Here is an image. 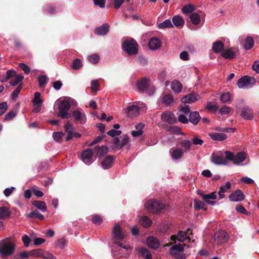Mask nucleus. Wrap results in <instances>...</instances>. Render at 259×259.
<instances>
[{"label":"nucleus","mask_w":259,"mask_h":259,"mask_svg":"<svg viewBox=\"0 0 259 259\" xmlns=\"http://www.w3.org/2000/svg\"><path fill=\"white\" fill-rule=\"evenodd\" d=\"M115 244L119 246V248L118 249V251L119 253L122 256L126 257L131 253L132 248L129 244H124L119 242H116Z\"/></svg>","instance_id":"9b49d317"},{"label":"nucleus","mask_w":259,"mask_h":259,"mask_svg":"<svg viewBox=\"0 0 259 259\" xmlns=\"http://www.w3.org/2000/svg\"><path fill=\"white\" fill-rule=\"evenodd\" d=\"M71 117L75 124H84L87 121L86 114L81 108H77L73 111Z\"/></svg>","instance_id":"423d86ee"},{"label":"nucleus","mask_w":259,"mask_h":259,"mask_svg":"<svg viewBox=\"0 0 259 259\" xmlns=\"http://www.w3.org/2000/svg\"><path fill=\"white\" fill-rule=\"evenodd\" d=\"M139 252L141 255L147 259H150L152 258V255L150 253L149 251L146 248H141L139 250Z\"/></svg>","instance_id":"3c124183"},{"label":"nucleus","mask_w":259,"mask_h":259,"mask_svg":"<svg viewBox=\"0 0 259 259\" xmlns=\"http://www.w3.org/2000/svg\"><path fill=\"white\" fill-rule=\"evenodd\" d=\"M88 60L94 64H96L98 62L99 60V57L97 54H93L88 57Z\"/></svg>","instance_id":"13d9d810"},{"label":"nucleus","mask_w":259,"mask_h":259,"mask_svg":"<svg viewBox=\"0 0 259 259\" xmlns=\"http://www.w3.org/2000/svg\"><path fill=\"white\" fill-rule=\"evenodd\" d=\"M171 89L175 94H178L182 91V84L177 80H173L171 83Z\"/></svg>","instance_id":"a878e982"},{"label":"nucleus","mask_w":259,"mask_h":259,"mask_svg":"<svg viewBox=\"0 0 259 259\" xmlns=\"http://www.w3.org/2000/svg\"><path fill=\"white\" fill-rule=\"evenodd\" d=\"M64 128L67 133H73L74 131L73 126L69 122L65 125Z\"/></svg>","instance_id":"052dcab7"},{"label":"nucleus","mask_w":259,"mask_h":259,"mask_svg":"<svg viewBox=\"0 0 259 259\" xmlns=\"http://www.w3.org/2000/svg\"><path fill=\"white\" fill-rule=\"evenodd\" d=\"M214 239L217 244H221L227 241L228 236L224 231H218L214 234Z\"/></svg>","instance_id":"ddd939ff"},{"label":"nucleus","mask_w":259,"mask_h":259,"mask_svg":"<svg viewBox=\"0 0 259 259\" xmlns=\"http://www.w3.org/2000/svg\"><path fill=\"white\" fill-rule=\"evenodd\" d=\"M226 159L223 154L221 153H212L210 157L211 161L216 165H227Z\"/></svg>","instance_id":"f8f14e48"},{"label":"nucleus","mask_w":259,"mask_h":259,"mask_svg":"<svg viewBox=\"0 0 259 259\" xmlns=\"http://www.w3.org/2000/svg\"><path fill=\"white\" fill-rule=\"evenodd\" d=\"M140 224L144 227H148L152 224V221L147 216H143L139 220Z\"/></svg>","instance_id":"79ce46f5"},{"label":"nucleus","mask_w":259,"mask_h":259,"mask_svg":"<svg viewBox=\"0 0 259 259\" xmlns=\"http://www.w3.org/2000/svg\"><path fill=\"white\" fill-rule=\"evenodd\" d=\"M222 56L226 59H232L235 56V53L232 49H225L222 52Z\"/></svg>","instance_id":"72a5a7b5"},{"label":"nucleus","mask_w":259,"mask_h":259,"mask_svg":"<svg viewBox=\"0 0 259 259\" xmlns=\"http://www.w3.org/2000/svg\"><path fill=\"white\" fill-rule=\"evenodd\" d=\"M224 44L221 41L218 40L213 43L212 50L215 53H222L224 50Z\"/></svg>","instance_id":"2f4dec72"},{"label":"nucleus","mask_w":259,"mask_h":259,"mask_svg":"<svg viewBox=\"0 0 259 259\" xmlns=\"http://www.w3.org/2000/svg\"><path fill=\"white\" fill-rule=\"evenodd\" d=\"M48 78L46 75H39L38 77L39 86L40 88H44L48 83Z\"/></svg>","instance_id":"de8ad7c7"},{"label":"nucleus","mask_w":259,"mask_h":259,"mask_svg":"<svg viewBox=\"0 0 259 259\" xmlns=\"http://www.w3.org/2000/svg\"><path fill=\"white\" fill-rule=\"evenodd\" d=\"M144 127V124L142 123H139L135 126V130L133 131L131 133L132 135L134 137H138L143 134V129Z\"/></svg>","instance_id":"c756f323"},{"label":"nucleus","mask_w":259,"mask_h":259,"mask_svg":"<svg viewBox=\"0 0 259 259\" xmlns=\"http://www.w3.org/2000/svg\"><path fill=\"white\" fill-rule=\"evenodd\" d=\"M190 18L192 23L195 25H198L200 21V16L196 13H192L190 15Z\"/></svg>","instance_id":"a18cd8bd"},{"label":"nucleus","mask_w":259,"mask_h":259,"mask_svg":"<svg viewBox=\"0 0 259 259\" xmlns=\"http://www.w3.org/2000/svg\"><path fill=\"white\" fill-rule=\"evenodd\" d=\"M33 205L42 212H46L47 211L46 204L44 201H34L33 202Z\"/></svg>","instance_id":"58836bf2"},{"label":"nucleus","mask_w":259,"mask_h":259,"mask_svg":"<svg viewBox=\"0 0 259 259\" xmlns=\"http://www.w3.org/2000/svg\"><path fill=\"white\" fill-rule=\"evenodd\" d=\"M158 27L159 29L170 28L173 27V24L169 19H166L158 24Z\"/></svg>","instance_id":"37998d69"},{"label":"nucleus","mask_w":259,"mask_h":259,"mask_svg":"<svg viewBox=\"0 0 259 259\" xmlns=\"http://www.w3.org/2000/svg\"><path fill=\"white\" fill-rule=\"evenodd\" d=\"M150 84V81L146 78H142L137 82V87L138 89L142 91L145 92L146 91Z\"/></svg>","instance_id":"5701e85b"},{"label":"nucleus","mask_w":259,"mask_h":259,"mask_svg":"<svg viewBox=\"0 0 259 259\" xmlns=\"http://www.w3.org/2000/svg\"><path fill=\"white\" fill-rule=\"evenodd\" d=\"M92 221L94 224H100L102 222L101 217L99 215H94L92 217Z\"/></svg>","instance_id":"774afa93"},{"label":"nucleus","mask_w":259,"mask_h":259,"mask_svg":"<svg viewBox=\"0 0 259 259\" xmlns=\"http://www.w3.org/2000/svg\"><path fill=\"white\" fill-rule=\"evenodd\" d=\"M11 214L9 209L6 206L0 207V219L5 220L9 218Z\"/></svg>","instance_id":"f704fd0d"},{"label":"nucleus","mask_w":259,"mask_h":259,"mask_svg":"<svg viewBox=\"0 0 259 259\" xmlns=\"http://www.w3.org/2000/svg\"><path fill=\"white\" fill-rule=\"evenodd\" d=\"M220 100L223 103H226L230 101V94L228 93H225L220 95Z\"/></svg>","instance_id":"4d7b16f0"},{"label":"nucleus","mask_w":259,"mask_h":259,"mask_svg":"<svg viewBox=\"0 0 259 259\" xmlns=\"http://www.w3.org/2000/svg\"><path fill=\"white\" fill-rule=\"evenodd\" d=\"M254 44V41L253 38L250 36H248L245 39L243 48L246 50H249L252 48Z\"/></svg>","instance_id":"e433bc0d"},{"label":"nucleus","mask_w":259,"mask_h":259,"mask_svg":"<svg viewBox=\"0 0 259 259\" xmlns=\"http://www.w3.org/2000/svg\"><path fill=\"white\" fill-rule=\"evenodd\" d=\"M198 194L202 196L203 199L205 202L211 206H213L217 204L216 201H212L211 200H215L217 198V195L215 193L212 192L209 194H203L201 192L199 191Z\"/></svg>","instance_id":"9d476101"},{"label":"nucleus","mask_w":259,"mask_h":259,"mask_svg":"<svg viewBox=\"0 0 259 259\" xmlns=\"http://www.w3.org/2000/svg\"><path fill=\"white\" fill-rule=\"evenodd\" d=\"M121 141L120 142V146L121 148L124 146H127V148H129L130 145L128 144L129 138L126 135H123L121 137Z\"/></svg>","instance_id":"603ef678"},{"label":"nucleus","mask_w":259,"mask_h":259,"mask_svg":"<svg viewBox=\"0 0 259 259\" xmlns=\"http://www.w3.org/2000/svg\"><path fill=\"white\" fill-rule=\"evenodd\" d=\"M147 245L153 249H157L159 246V242L157 238L154 237H148L146 241Z\"/></svg>","instance_id":"b1692460"},{"label":"nucleus","mask_w":259,"mask_h":259,"mask_svg":"<svg viewBox=\"0 0 259 259\" xmlns=\"http://www.w3.org/2000/svg\"><path fill=\"white\" fill-rule=\"evenodd\" d=\"M7 104L6 102L0 103V116L3 115L7 109Z\"/></svg>","instance_id":"338daca9"},{"label":"nucleus","mask_w":259,"mask_h":259,"mask_svg":"<svg viewBox=\"0 0 259 259\" xmlns=\"http://www.w3.org/2000/svg\"><path fill=\"white\" fill-rule=\"evenodd\" d=\"M181 145L185 149V151H189L192 145V143L191 140L185 139L181 141Z\"/></svg>","instance_id":"c03bdc74"},{"label":"nucleus","mask_w":259,"mask_h":259,"mask_svg":"<svg viewBox=\"0 0 259 259\" xmlns=\"http://www.w3.org/2000/svg\"><path fill=\"white\" fill-rule=\"evenodd\" d=\"M147 107L145 104L141 101L135 102L132 105L127 108V116L131 118L137 117L140 111H146Z\"/></svg>","instance_id":"f03ea898"},{"label":"nucleus","mask_w":259,"mask_h":259,"mask_svg":"<svg viewBox=\"0 0 259 259\" xmlns=\"http://www.w3.org/2000/svg\"><path fill=\"white\" fill-rule=\"evenodd\" d=\"M175 99L173 96L169 94H162L159 98V102L164 104L167 106H171L174 104Z\"/></svg>","instance_id":"4468645a"},{"label":"nucleus","mask_w":259,"mask_h":259,"mask_svg":"<svg viewBox=\"0 0 259 259\" xmlns=\"http://www.w3.org/2000/svg\"><path fill=\"white\" fill-rule=\"evenodd\" d=\"M187 238L186 233L184 231H179L177 236L175 235L171 237V239L175 241L177 239L180 242H183Z\"/></svg>","instance_id":"4c0bfd02"},{"label":"nucleus","mask_w":259,"mask_h":259,"mask_svg":"<svg viewBox=\"0 0 259 259\" xmlns=\"http://www.w3.org/2000/svg\"><path fill=\"white\" fill-rule=\"evenodd\" d=\"M75 101L68 97H64L58 99L56 103L58 106V116L63 119H68L71 117V114L69 113L71 105L73 104Z\"/></svg>","instance_id":"f257e3e1"},{"label":"nucleus","mask_w":259,"mask_h":259,"mask_svg":"<svg viewBox=\"0 0 259 259\" xmlns=\"http://www.w3.org/2000/svg\"><path fill=\"white\" fill-rule=\"evenodd\" d=\"M19 67L24 71V73L25 74H29L30 71V69L28 66H27L26 64L21 63L19 65Z\"/></svg>","instance_id":"680f3d73"},{"label":"nucleus","mask_w":259,"mask_h":259,"mask_svg":"<svg viewBox=\"0 0 259 259\" xmlns=\"http://www.w3.org/2000/svg\"><path fill=\"white\" fill-rule=\"evenodd\" d=\"M186 247L185 244L179 243L174 245L170 248L169 253L177 259H186V255L184 253Z\"/></svg>","instance_id":"39448f33"},{"label":"nucleus","mask_w":259,"mask_h":259,"mask_svg":"<svg viewBox=\"0 0 259 259\" xmlns=\"http://www.w3.org/2000/svg\"><path fill=\"white\" fill-rule=\"evenodd\" d=\"M121 131L120 130H116L115 129L111 130L107 132V134L112 137H115L116 136H119L121 134Z\"/></svg>","instance_id":"bf43d9fd"},{"label":"nucleus","mask_w":259,"mask_h":259,"mask_svg":"<svg viewBox=\"0 0 259 259\" xmlns=\"http://www.w3.org/2000/svg\"><path fill=\"white\" fill-rule=\"evenodd\" d=\"M122 49L129 56L135 55L138 53V45L134 39H125L121 44Z\"/></svg>","instance_id":"7ed1b4c3"},{"label":"nucleus","mask_w":259,"mask_h":259,"mask_svg":"<svg viewBox=\"0 0 259 259\" xmlns=\"http://www.w3.org/2000/svg\"><path fill=\"white\" fill-rule=\"evenodd\" d=\"M15 249V245L12 241L4 240L0 241V255L1 257L12 254Z\"/></svg>","instance_id":"20e7f679"},{"label":"nucleus","mask_w":259,"mask_h":259,"mask_svg":"<svg viewBox=\"0 0 259 259\" xmlns=\"http://www.w3.org/2000/svg\"><path fill=\"white\" fill-rule=\"evenodd\" d=\"M22 88V83H20L17 88L13 92L11 95V99L14 101L17 99L18 95Z\"/></svg>","instance_id":"49530a36"},{"label":"nucleus","mask_w":259,"mask_h":259,"mask_svg":"<svg viewBox=\"0 0 259 259\" xmlns=\"http://www.w3.org/2000/svg\"><path fill=\"white\" fill-rule=\"evenodd\" d=\"M108 148L105 146H96L94 147V152L97 156L101 157L107 153Z\"/></svg>","instance_id":"c85d7f7f"},{"label":"nucleus","mask_w":259,"mask_h":259,"mask_svg":"<svg viewBox=\"0 0 259 259\" xmlns=\"http://www.w3.org/2000/svg\"><path fill=\"white\" fill-rule=\"evenodd\" d=\"M145 208L149 211L156 213L164 207V204L160 201L152 199L145 203Z\"/></svg>","instance_id":"6e6552de"},{"label":"nucleus","mask_w":259,"mask_h":259,"mask_svg":"<svg viewBox=\"0 0 259 259\" xmlns=\"http://www.w3.org/2000/svg\"><path fill=\"white\" fill-rule=\"evenodd\" d=\"M231 184L229 182H227L225 185H222L220 188V190L218 192V195L220 199H223L225 197L224 193L227 192L228 190L230 189Z\"/></svg>","instance_id":"473e14b6"},{"label":"nucleus","mask_w":259,"mask_h":259,"mask_svg":"<svg viewBox=\"0 0 259 259\" xmlns=\"http://www.w3.org/2000/svg\"><path fill=\"white\" fill-rule=\"evenodd\" d=\"M64 135L65 134L62 132H54L53 134V137L54 140L60 142L61 139L64 136Z\"/></svg>","instance_id":"864d4df0"},{"label":"nucleus","mask_w":259,"mask_h":259,"mask_svg":"<svg viewBox=\"0 0 259 259\" xmlns=\"http://www.w3.org/2000/svg\"><path fill=\"white\" fill-rule=\"evenodd\" d=\"M30 255L34 256L35 257H42L43 258V255L44 254V252L42 250L40 249H33L29 252Z\"/></svg>","instance_id":"8fccbe9b"},{"label":"nucleus","mask_w":259,"mask_h":259,"mask_svg":"<svg viewBox=\"0 0 259 259\" xmlns=\"http://www.w3.org/2000/svg\"><path fill=\"white\" fill-rule=\"evenodd\" d=\"M252 79H253L252 78L248 76H244L238 80L237 85L240 89L250 88L251 81Z\"/></svg>","instance_id":"dca6fc26"},{"label":"nucleus","mask_w":259,"mask_h":259,"mask_svg":"<svg viewBox=\"0 0 259 259\" xmlns=\"http://www.w3.org/2000/svg\"><path fill=\"white\" fill-rule=\"evenodd\" d=\"M178 120L183 123H187L189 122V119L183 114H181L178 116Z\"/></svg>","instance_id":"69168bd1"},{"label":"nucleus","mask_w":259,"mask_h":259,"mask_svg":"<svg viewBox=\"0 0 259 259\" xmlns=\"http://www.w3.org/2000/svg\"><path fill=\"white\" fill-rule=\"evenodd\" d=\"M229 198L231 201L238 202L244 199V195L240 190H237L234 193L230 194Z\"/></svg>","instance_id":"f3484780"},{"label":"nucleus","mask_w":259,"mask_h":259,"mask_svg":"<svg viewBox=\"0 0 259 259\" xmlns=\"http://www.w3.org/2000/svg\"><path fill=\"white\" fill-rule=\"evenodd\" d=\"M93 152L92 149L88 148L83 151L81 154V159L82 161L87 165H90L94 161Z\"/></svg>","instance_id":"1a4fd4ad"},{"label":"nucleus","mask_w":259,"mask_h":259,"mask_svg":"<svg viewBox=\"0 0 259 259\" xmlns=\"http://www.w3.org/2000/svg\"><path fill=\"white\" fill-rule=\"evenodd\" d=\"M200 119L199 114L197 111L190 112L189 115V121L194 125L197 124Z\"/></svg>","instance_id":"cd10ccee"},{"label":"nucleus","mask_w":259,"mask_h":259,"mask_svg":"<svg viewBox=\"0 0 259 259\" xmlns=\"http://www.w3.org/2000/svg\"><path fill=\"white\" fill-rule=\"evenodd\" d=\"M209 136L213 140L223 141L227 138V136L224 133H212L209 134Z\"/></svg>","instance_id":"7c9ffc66"},{"label":"nucleus","mask_w":259,"mask_h":259,"mask_svg":"<svg viewBox=\"0 0 259 259\" xmlns=\"http://www.w3.org/2000/svg\"><path fill=\"white\" fill-rule=\"evenodd\" d=\"M24 78L22 74H18L16 75L14 79L11 80L9 83L11 86H15L19 83H22L21 82Z\"/></svg>","instance_id":"a19ab883"},{"label":"nucleus","mask_w":259,"mask_h":259,"mask_svg":"<svg viewBox=\"0 0 259 259\" xmlns=\"http://www.w3.org/2000/svg\"><path fill=\"white\" fill-rule=\"evenodd\" d=\"M161 46L160 40L156 37H153L150 39L149 42V47L150 50H155L158 49Z\"/></svg>","instance_id":"bb28decb"},{"label":"nucleus","mask_w":259,"mask_h":259,"mask_svg":"<svg viewBox=\"0 0 259 259\" xmlns=\"http://www.w3.org/2000/svg\"><path fill=\"white\" fill-rule=\"evenodd\" d=\"M194 10V7L191 5H186L183 9L182 12L184 14H189L192 13V12Z\"/></svg>","instance_id":"6e6d98bb"},{"label":"nucleus","mask_w":259,"mask_h":259,"mask_svg":"<svg viewBox=\"0 0 259 259\" xmlns=\"http://www.w3.org/2000/svg\"><path fill=\"white\" fill-rule=\"evenodd\" d=\"M27 217L32 219H38L40 220L45 219L44 215L40 213L37 210L32 211L27 214Z\"/></svg>","instance_id":"ea45409f"},{"label":"nucleus","mask_w":259,"mask_h":259,"mask_svg":"<svg viewBox=\"0 0 259 259\" xmlns=\"http://www.w3.org/2000/svg\"><path fill=\"white\" fill-rule=\"evenodd\" d=\"M114 156L108 155L105 159L101 162V165L104 169H107L111 167L113 160Z\"/></svg>","instance_id":"393cba45"},{"label":"nucleus","mask_w":259,"mask_h":259,"mask_svg":"<svg viewBox=\"0 0 259 259\" xmlns=\"http://www.w3.org/2000/svg\"><path fill=\"white\" fill-rule=\"evenodd\" d=\"M225 153L227 159L233 161V163L236 165L244 161L246 158L245 153L242 152H238L236 155L229 151H226Z\"/></svg>","instance_id":"0eeeda50"},{"label":"nucleus","mask_w":259,"mask_h":259,"mask_svg":"<svg viewBox=\"0 0 259 259\" xmlns=\"http://www.w3.org/2000/svg\"><path fill=\"white\" fill-rule=\"evenodd\" d=\"M171 156L174 160H178L181 159L184 153V151L183 149L177 148L176 149H171L169 150Z\"/></svg>","instance_id":"aec40b11"},{"label":"nucleus","mask_w":259,"mask_h":259,"mask_svg":"<svg viewBox=\"0 0 259 259\" xmlns=\"http://www.w3.org/2000/svg\"><path fill=\"white\" fill-rule=\"evenodd\" d=\"M173 25L176 27H182L184 24V20L182 16L180 15H176L172 18Z\"/></svg>","instance_id":"c9c22d12"},{"label":"nucleus","mask_w":259,"mask_h":259,"mask_svg":"<svg viewBox=\"0 0 259 259\" xmlns=\"http://www.w3.org/2000/svg\"><path fill=\"white\" fill-rule=\"evenodd\" d=\"M231 109L230 107L227 106H223L220 109V112L221 114H227L230 113Z\"/></svg>","instance_id":"0e129e2a"},{"label":"nucleus","mask_w":259,"mask_h":259,"mask_svg":"<svg viewBox=\"0 0 259 259\" xmlns=\"http://www.w3.org/2000/svg\"><path fill=\"white\" fill-rule=\"evenodd\" d=\"M240 116L245 119H251L253 117V111L248 107H243L240 110Z\"/></svg>","instance_id":"a211bd4d"},{"label":"nucleus","mask_w":259,"mask_h":259,"mask_svg":"<svg viewBox=\"0 0 259 259\" xmlns=\"http://www.w3.org/2000/svg\"><path fill=\"white\" fill-rule=\"evenodd\" d=\"M109 25L106 23L102 24L101 26L97 27L94 33L98 35H105L109 32Z\"/></svg>","instance_id":"412c9836"},{"label":"nucleus","mask_w":259,"mask_h":259,"mask_svg":"<svg viewBox=\"0 0 259 259\" xmlns=\"http://www.w3.org/2000/svg\"><path fill=\"white\" fill-rule=\"evenodd\" d=\"M42 100L41 99V95L38 92H36L34 94V97L33 99V104L36 103V104L41 105Z\"/></svg>","instance_id":"5fc2aeb1"},{"label":"nucleus","mask_w":259,"mask_h":259,"mask_svg":"<svg viewBox=\"0 0 259 259\" xmlns=\"http://www.w3.org/2000/svg\"><path fill=\"white\" fill-rule=\"evenodd\" d=\"M161 120L169 124H174L177 122V119L173 113L169 111L163 112L161 115Z\"/></svg>","instance_id":"2eb2a0df"},{"label":"nucleus","mask_w":259,"mask_h":259,"mask_svg":"<svg viewBox=\"0 0 259 259\" xmlns=\"http://www.w3.org/2000/svg\"><path fill=\"white\" fill-rule=\"evenodd\" d=\"M192 143L194 145H200L201 146L204 141L202 139H199L197 137H193L192 139Z\"/></svg>","instance_id":"e2e57ef3"},{"label":"nucleus","mask_w":259,"mask_h":259,"mask_svg":"<svg viewBox=\"0 0 259 259\" xmlns=\"http://www.w3.org/2000/svg\"><path fill=\"white\" fill-rule=\"evenodd\" d=\"M112 234L114 239L117 240H122L124 238V235L121 230V228L117 224H116L113 230Z\"/></svg>","instance_id":"6ab92c4d"},{"label":"nucleus","mask_w":259,"mask_h":259,"mask_svg":"<svg viewBox=\"0 0 259 259\" xmlns=\"http://www.w3.org/2000/svg\"><path fill=\"white\" fill-rule=\"evenodd\" d=\"M199 95L190 94L181 98V101L184 103H192L198 100Z\"/></svg>","instance_id":"4be33fe9"},{"label":"nucleus","mask_w":259,"mask_h":259,"mask_svg":"<svg viewBox=\"0 0 259 259\" xmlns=\"http://www.w3.org/2000/svg\"><path fill=\"white\" fill-rule=\"evenodd\" d=\"M82 66V61L79 59L76 58L74 59L71 65V67L74 70H78Z\"/></svg>","instance_id":"09e8293b"}]
</instances>
